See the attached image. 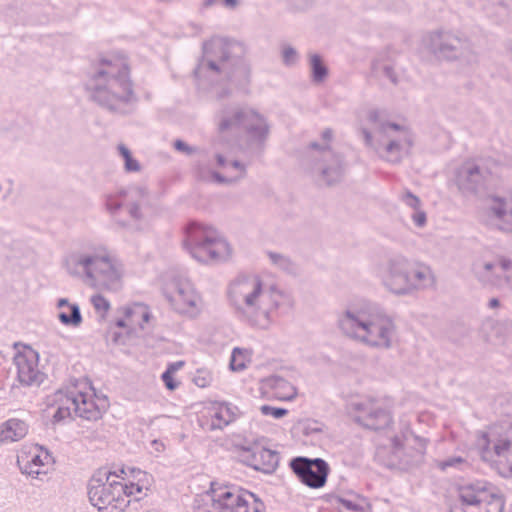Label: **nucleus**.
I'll list each match as a JSON object with an SVG mask.
<instances>
[{
  "instance_id": "2eb2a0df",
  "label": "nucleus",
  "mask_w": 512,
  "mask_h": 512,
  "mask_svg": "<svg viewBox=\"0 0 512 512\" xmlns=\"http://www.w3.org/2000/svg\"><path fill=\"white\" fill-rule=\"evenodd\" d=\"M474 277L486 287L512 288V258L497 254L480 257L472 264Z\"/></svg>"
},
{
  "instance_id": "13d9d810",
  "label": "nucleus",
  "mask_w": 512,
  "mask_h": 512,
  "mask_svg": "<svg viewBox=\"0 0 512 512\" xmlns=\"http://www.w3.org/2000/svg\"><path fill=\"white\" fill-rule=\"evenodd\" d=\"M227 7L234 8L238 4V0H224Z\"/></svg>"
},
{
  "instance_id": "de8ad7c7",
  "label": "nucleus",
  "mask_w": 512,
  "mask_h": 512,
  "mask_svg": "<svg viewBox=\"0 0 512 512\" xmlns=\"http://www.w3.org/2000/svg\"><path fill=\"white\" fill-rule=\"evenodd\" d=\"M411 217H412L414 224L417 227L421 228L426 225L427 216H426L425 211H423L421 208L415 210Z\"/></svg>"
},
{
  "instance_id": "4c0bfd02",
  "label": "nucleus",
  "mask_w": 512,
  "mask_h": 512,
  "mask_svg": "<svg viewBox=\"0 0 512 512\" xmlns=\"http://www.w3.org/2000/svg\"><path fill=\"white\" fill-rule=\"evenodd\" d=\"M57 396L58 399L62 402V404L57 408L53 415V421L55 423L69 418L73 412V406L69 402H67L65 394L60 395L58 391Z\"/></svg>"
},
{
  "instance_id": "58836bf2",
  "label": "nucleus",
  "mask_w": 512,
  "mask_h": 512,
  "mask_svg": "<svg viewBox=\"0 0 512 512\" xmlns=\"http://www.w3.org/2000/svg\"><path fill=\"white\" fill-rule=\"evenodd\" d=\"M467 466V460L461 456H453L445 460L436 461V467L442 471H446L449 468H456L461 470Z\"/></svg>"
},
{
  "instance_id": "e2e57ef3",
  "label": "nucleus",
  "mask_w": 512,
  "mask_h": 512,
  "mask_svg": "<svg viewBox=\"0 0 512 512\" xmlns=\"http://www.w3.org/2000/svg\"><path fill=\"white\" fill-rule=\"evenodd\" d=\"M510 57L512 59V45L509 47Z\"/></svg>"
},
{
  "instance_id": "f3484780",
  "label": "nucleus",
  "mask_w": 512,
  "mask_h": 512,
  "mask_svg": "<svg viewBox=\"0 0 512 512\" xmlns=\"http://www.w3.org/2000/svg\"><path fill=\"white\" fill-rule=\"evenodd\" d=\"M234 45L223 38H212L204 44L203 57L195 71L196 75H230L236 61L232 57Z\"/></svg>"
},
{
  "instance_id": "39448f33",
  "label": "nucleus",
  "mask_w": 512,
  "mask_h": 512,
  "mask_svg": "<svg viewBox=\"0 0 512 512\" xmlns=\"http://www.w3.org/2000/svg\"><path fill=\"white\" fill-rule=\"evenodd\" d=\"M91 97L109 110L125 113L134 100L129 68L123 59L103 60L87 83Z\"/></svg>"
},
{
  "instance_id": "bb28decb",
  "label": "nucleus",
  "mask_w": 512,
  "mask_h": 512,
  "mask_svg": "<svg viewBox=\"0 0 512 512\" xmlns=\"http://www.w3.org/2000/svg\"><path fill=\"white\" fill-rule=\"evenodd\" d=\"M217 163L223 169V174L197 168V176L204 181L233 182L245 175V167L238 161L227 160L222 154H217Z\"/></svg>"
},
{
  "instance_id": "052dcab7",
  "label": "nucleus",
  "mask_w": 512,
  "mask_h": 512,
  "mask_svg": "<svg viewBox=\"0 0 512 512\" xmlns=\"http://www.w3.org/2000/svg\"><path fill=\"white\" fill-rule=\"evenodd\" d=\"M215 1H216V0H204L203 5H204L205 7H208V6H211L212 4H214V3H215Z\"/></svg>"
},
{
  "instance_id": "4468645a",
  "label": "nucleus",
  "mask_w": 512,
  "mask_h": 512,
  "mask_svg": "<svg viewBox=\"0 0 512 512\" xmlns=\"http://www.w3.org/2000/svg\"><path fill=\"white\" fill-rule=\"evenodd\" d=\"M148 203L149 191L143 185L130 186L106 198L107 210L119 222L122 212H126L132 221H142Z\"/></svg>"
},
{
  "instance_id": "393cba45",
  "label": "nucleus",
  "mask_w": 512,
  "mask_h": 512,
  "mask_svg": "<svg viewBox=\"0 0 512 512\" xmlns=\"http://www.w3.org/2000/svg\"><path fill=\"white\" fill-rule=\"evenodd\" d=\"M291 468L299 479L311 488L324 486L329 472L328 464L320 458L314 460L296 458L292 460Z\"/></svg>"
},
{
  "instance_id": "72a5a7b5",
  "label": "nucleus",
  "mask_w": 512,
  "mask_h": 512,
  "mask_svg": "<svg viewBox=\"0 0 512 512\" xmlns=\"http://www.w3.org/2000/svg\"><path fill=\"white\" fill-rule=\"evenodd\" d=\"M335 503L339 512H364L366 505L364 498L354 494L337 497Z\"/></svg>"
},
{
  "instance_id": "c85d7f7f",
  "label": "nucleus",
  "mask_w": 512,
  "mask_h": 512,
  "mask_svg": "<svg viewBox=\"0 0 512 512\" xmlns=\"http://www.w3.org/2000/svg\"><path fill=\"white\" fill-rule=\"evenodd\" d=\"M488 217L498 229L512 234V198H495L487 209Z\"/></svg>"
},
{
  "instance_id": "6ab92c4d",
  "label": "nucleus",
  "mask_w": 512,
  "mask_h": 512,
  "mask_svg": "<svg viewBox=\"0 0 512 512\" xmlns=\"http://www.w3.org/2000/svg\"><path fill=\"white\" fill-rule=\"evenodd\" d=\"M392 453L396 464L401 468L417 466L424 461L427 449V440L404 432L391 438Z\"/></svg>"
},
{
  "instance_id": "0eeeda50",
  "label": "nucleus",
  "mask_w": 512,
  "mask_h": 512,
  "mask_svg": "<svg viewBox=\"0 0 512 512\" xmlns=\"http://www.w3.org/2000/svg\"><path fill=\"white\" fill-rule=\"evenodd\" d=\"M384 286L396 295H409L433 288L436 277L430 266L402 255L389 258L381 268Z\"/></svg>"
},
{
  "instance_id": "e433bc0d",
  "label": "nucleus",
  "mask_w": 512,
  "mask_h": 512,
  "mask_svg": "<svg viewBox=\"0 0 512 512\" xmlns=\"http://www.w3.org/2000/svg\"><path fill=\"white\" fill-rule=\"evenodd\" d=\"M494 11L491 16L500 22L508 20L512 16V0H497Z\"/></svg>"
},
{
  "instance_id": "c03bdc74",
  "label": "nucleus",
  "mask_w": 512,
  "mask_h": 512,
  "mask_svg": "<svg viewBox=\"0 0 512 512\" xmlns=\"http://www.w3.org/2000/svg\"><path fill=\"white\" fill-rule=\"evenodd\" d=\"M193 381L198 387L205 388L210 385L212 377L210 373L203 370H198L193 378Z\"/></svg>"
},
{
  "instance_id": "7ed1b4c3",
  "label": "nucleus",
  "mask_w": 512,
  "mask_h": 512,
  "mask_svg": "<svg viewBox=\"0 0 512 512\" xmlns=\"http://www.w3.org/2000/svg\"><path fill=\"white\" fill-rule=\"evenodd\" d=\"M337 326L345 336L376 349L390 348L396 330L392 318L367 301L350 303L338 314Z\"/></svg>"
},
{
  "instance_id": "dca6fc26",
  "label": "nucleus",
  "mask_w": 512,
  "mask_h": 512,
  "mask_svg": "<svg viewBox=\"0 0 512 512\" xmlns=\"http://www.w3.org/2000/svg\"><path fill=\"white\" fill-rule=\"evenodd\" d=\"M164 296L174 311L196 317L203 309V299L195 285L187 278L173 279L166 284Z\"/></svg>"
},
{
  "instance_id": "aec40b11",
  "label": "nucleus",
  "mask_w": 512,
  "mask_h": 512,
  "mask_svg": "<svg viewBox=\"0 0 512 512\" xmlns=\"http://www.w3.org/2000/svg\"><path fill=\"white\" fill-rule=\"evenodd\" d=\"M308 153L313 161L314 172L324 183L330 185L342 178L344 171L342 160L330 149L328 144L321 146L317 143H311Z\"/></svg>"
},
{
  "instance_id": "4be33fe9",
  "label": "nucleus",
  "mask_w": 512,
  "mask_h": 512,
  "mask_svg": "<svg viewBox=\"0 0 512 512\" xmlns=\"http://www.w3.org/2000/svg\"><path fill=\"white\" fill-rule=\"evenodd\" d=\"M17 462L22 473L43 480L52 468L54 460L48 450L39 445H31L22 449Z\"/></svg>"
},
{
  "instance_id": "f704fd0d",
  "label": "nucleus",
  "mask_w": 512,
  "mask_h": 512,
  "mask_svg": "<svg viewBox=\"0 0 512 512\" xmlns=\"http://www.w3.org/2000/svg\"><path fill=\"white\" fill-rule=\"evenodd\" d=\"M310 68L313 82L321 83L326 79L328 69L318 54L310 55Z\"/></svg>"
},
{
  "instance_id": "9d476101",
  "label": "nucleus",
  "mask_w": 512,
  "mask_h": 512,
  "mask_svg": "<svg viewBox=\"0 0 512 512\" xmlns=\"http://www.w3.org/2000/svg\"><path fill=\"white\" fill-rule=\"evenodd\" d=\"M59 394H65L77 416L89 421L100 419L109 406L107 397L97 395L86 378L71 380L65 388L59 390Z\"/></svg>"
},
{
  "instance_id": "7c9ffc66",
  "label": "nucleus",
  "mask_w": 512,
  "mask_h": 512,
  "mask_svg": "<svg viewBox=\"0 0 512 512\" xmlns=\"http://www.w3.org/2000/svg\"><path fill=\"white\" fill-rule=\"evenodd\" d=\"M248 464L255 470L271 473L278 465V455L270 449L256 447L250 455Z\"/></svg>"
},
{
  "instance_id": "49530a36",
  "label": "nucleus",
  "mask_w": 512,
  "mask_h": 512,
  "mask_svg": "<svg viewBox=\"0 0 512 512\" xmlns=\"http://www.w3.org/2000/svg\"><path fill=\"white\" fill-rule=\"evenodd\" d=\"M261 412L264 415H271L272 417H274L276 419L281 418V417H283V416H285L287 414V410L286 409L271 407V406H268V405H263L261 407Z\"/></svg>"
},
{
  "instance_id": "864d4df0",
  "label": "nucleus",
  "mask_w": 512,
  "mask_h": 512,
  "mask_svg": "<svg viewBox=\"0 0 512 512\" xmlns=\"http://www.w3.org/2000/svg\"><path fill=\"white\" fill-rule=\"evenodd\" d=\"M151 447H152L153 451L156 453H161L165 450L164 443L159 440H153L151 442Z\"/></svg>"
},
{
  "instance_id": "5fc2aeb1",
  "label": "nucleus",
  "mask_w": 512,
  "mask_h": 512,
  "mask_svg": "<svg viewBox=\"0 0 512 512\" xmlns=\"http://www.w3.org/2000/svg\"><path fill=\"white\" fill-rule=\"evenodd\" d=\"M183 366H184V362L183 361H177V362L171 363L167 367L166 370L169 371L170 373L174 374L176 371L181 369Z\"/></svg>"
},
{
  "instance_id": "5701e85b",
  "label": "nucleus",
  "mask_w": 512,
  "mask_h": 512,
  "mask_svg": "<svg viewBox=\"0 0 512 512\" xmlns=\"http://www.w3.org/2000/svg\"><path fill=\"white\" fill-rule=\"evenodd\" d=\"M461 501L468 505H477L485 502L497 512H503L505 502L503 496L492 485L486 482H475L461 486L459 489Z\"/></svg>"
},
{
  "instance_id": "79ce46f5",
  "label": "nucleus",
  "mask_w": 512,
  "mask_h": 512,
  "mask_svg": "<svg viewBox=\"0 0 512 512\" xmlns=\"http://www.w3.org/2000/svg\"><path fill=\"white\" fill-rule=\"evenodd\" d=\"M249 362L248 354H231L229 367L232 371L239 372L244 370Z\"/></svg>"
},
{
  "instance_id": "bf43d9fd",
  "label": "nucleus",
  "mask_w": 512,
  "mask_h": 512,
  "mask_svg": "<svg viewBox=\"0 0 512 512\" xmlns=\"http://www.w3.org/2000/svg\"><path fill=\"white\" fill-rule=\"evenodd\" d=\"M14 349L18 350L20 347L24 348V349H30V347L26 344H22L20 342H16L14 343L13 345Z\"/></svg>"
},
{
  "instance_id": "c756f323",
  "label": "nucleus",
  "mask_w": 512,
  "mask_h": 512,
  "mask_svg": "<svg viewBox=\"0 0 512 512\" xmlns=\"http://www.w3.org/2000/svg\"><path fill=\"white\" fill-rule=\"evenodd\" d=\"M28 431L29 425L24 420L8 419L0 424V445L22 440Z\"/></svg>"
},
{
  "instance_id": "a19ab883",
  "label": "nucleus",
  "mask_w": 512,
  "mask_h": 512,
  "mask_svg": "<svg viewBox=\"0 0 512 512\" xmlns=\"http://www.w3.org/2000/svg\"><path fill=\"white\" fill-rule=\"evenodd\" d=\"M91 303L95 311L103 318L110 309L109 301L102 295L97 294L91 297Z\"/></svg>"
},
{
  "instance_id": "37998d69",
  "label": "nucleus",
  "mask_w": 512,
  "mask_h": 512,
  "mask_svg": "<svg viewBox=\"0 0 512 512\" xmlns=\"http://www.w3.org/2000/svg\"><path fill=\"white\" fill-rule=\"evenodd\" d=\"M400 199L406 206L410 207L414 211L421 208V200L410 191L403 192Z\"/></svg>"
},
{
  "instance_id": "a18cd8bd",
  "label": "nucleus",
  "mask_w": 512,
  "mask_h": 512,
  "mask_svg": "<svg viewBox=\"0 0 512 512\" xmlns=\"http://www.w3.org/2000/svg\"><path fill=\"white\" fill-rule=\"evenodd\" d=\"M282 58L283 62L286 65H293L296 63L298 59V54L294 48L291 46H284L282 50Z\"/></svg>"
},
{
  "instance_id": "6e6d98bb",
  "label": "nucleus",
  "mask_w": 512,
  "mask_h": 512,
  "mask_svg": "<svg viewBox=\"0 0 512 512\" xmlns=\"http://www.w3.org/2000/svg\"><path fill=\"white\" fill-rule=\"evenodd\" d=\"M332 136L333 133L331 129H326L322 133V138L326 143H329L332 140Z\"/></svg>"
},
{
  "instance_id": "f03ea898",
  "label": "nucleus",
  "mask_w": 512,
  "mask_h": 512,
  "mask_svg": "<svg viewBox=\"0 0 512 512\" xmlns=\"http://www.w3.org/2000/svg\"><path fill=\"white\" fill-rule=\"evenodd\" d=\"M67 272L85 283L106 291L116 292L123 286V262L106 246H88L71 251L64 259Z\"/></svg>"
},
{
  "instance_id": "a211bd4d",
  "label": "nucleus",
  "mask_w": 512,
  "mask_h": 512,
  "mask_svg": "<svg viewBox=\"0 0 512 512\" xmlns=\"http://www.w3.org/2000/svg\"><path fill=\"white\" fill-rule=\"evenodd\" d=\"M123 317L116 320V328L110 339L115 344L126 345L134 341L136 336L149 324L151 313L145 304L134 303L122 309Z\"/></svg>"
},
{
  "instance_id": "680f3d73",
  "label": "nucleus",
  "mask_w": 512,
  "mask_h": 512,
  "mask_svg": "<svg viewBox=\"0 0 512 512\" xmlns=\"http://www.w3.org/2000/svg\"><path fill=\"white\" fill-rule=\"evenodd\" d=\"M231 352H233V353H236V352H245V350L241 349L240 347L235 346V347H232V348H231Z\"/></svg>"
},
{
  "instance_id": "412c9836",
  "label": "nucleus",
  "mask_w": 512,
  "mask_h": 512,
  "mask_svg": "<svg viewBox=\"0 0 512 512\" xmlns=\"http://www.w3.org/2000/svg\"><path fill=\"white\" fill-rule=\"evenodd\" d=\"M350 410L354 415V420L368 429L382 430L392 423L391 412L381 402L374 399L352 403Z\"/></svg>"
},
{
  "instance_id": "ddd939ff",
  "label": "nucleus",
  "mask_w": 512,
  "mask_h": 512,
  "mask_svg": "<svg viewBox=\"0 0 512 512\" xmlns=\"http://www.w3.org/2000/svg\"><path fill=\"white\" fill-rule=\"evenodd\" d=\"M429 47L443 59L458 60L466 64L477 61V53L473 44L465 35L459 32H433L429 36Z\"/></svg>"
},
{
  "instance_id": "1a4fd4ad",
  "label": "nucleus",
  "mask_w": 512,
  "mask_h": 512,
  "mask_svg": "<svg viewBox=\"0 0 512 512\" xmlns=\"http://www.w3.org/2000/svg\"><path fill=\"white\" fill-rule=\"evenodd\" d=\"M475 444L484 461L502 476L512 477V427L492 425L478 431Z\"/></svg>"
},
{
  "instance_id": "f8f14e48",
  "label": "nucleus",
  "mask_w": 512,
  "mask_h": 512,
  "mask_svg": "<svg viewBox=\"0 0 512 512\" xmlns=\"http://www.w3.org/2000/svg\"><path fill=\"white\" fill-rule=\"evenodd\" d=\"M209 512H263L264 504L246 490L212 485L209 493Z\"/></svg>"
},
{
  "instance_id": "9b49d317",
  "label": "nucleus",
  "mask_w": 512,
  "mask_h": 512,
  "mask_svg": "<svg viewBox=\"0 0 512 512\" xmlns=\"http://www.w3.org/2000/svg\"><path fill=\"white\" fill-rule=\"evenodd\" d=\"M217 117L221 132L244 130L257 142L264 141L268 136L269 126L266 119L252 108L228 106L223 108Z\"/></svg>"
},
{
  "instance_id": "a878e982",
  "label": "nucleus",
  "mask_w": 512,
  "mask_h": 512,
  "mask_svg": "<svg viewBox=\"0 0 512 512\" xmlns=\"http://www.w3.org/2000/svg\"><path fill=\"white\" fill-rule=\"evenodd\" d=\"M490 176V170L475 161L469 160L457 169L455 182L463 192H476Z\"/></svg>"
},
{
  "instance_id": "f257e3e1",
  "label": "nucleus",
  "mask_w": 512,
  "mask_h": 512,
  "mask_svg": "<svg viewBox=\"0 0 512 512\" xmlns=\"http://www.w3.org/2000/svg\"><path fill=\"white\" fill-rule=\"evenodd\" d=\"M228 298L236 311L251 325L268 328L277 309L288 304L289 296L274 286L262 283L259 277L239 276L228 288Z\"/></svg>"
},
{
  "instance_id": "3c124183",
  "label": "nucleus",
  "mask_w": 512,
  "mask_h": 512,
  "mask_svg": "<svg viewBox=\"0 0 512 512\" xmlns=\"http://www.w3.org/2000/svg\"><path fill=\"white\" fill-rule=\"evenodd\" d=\"M174 147L176 150L186 153V154H191L194 152V148L190 147L188 144H186L182 140H176L174 142Z\"/></svg>"
},
{
  "instance_id": "20e7f679",
  "label": "nucleus",
  "mask_w": 512,
  "mask_h": 512,
  "mask_svg": "<svg viewBox=\"0 0 512 512\" xmlns=\"http://www.w3.org/2000/svg\"><path fill=\"white\" fill-rule=\"evenodd\" d=\"M361 132L365 145L380 159L393 164L409 155L414 145V135L407 126L386 120L376 109L367 111Z\"/></svg>"
},
{
  "instance_id": "8fccbe9b",
  "label": "nucleus",
  "mask_w": 512,
  "mask_h": 512,
  "mask_svg": "<svg viewBox=\"0 0 512 512\" xmlns=\"http://www.w3.org/2000/svg\"><path fill=\"white\" fill-rule=\"evenodd\" d=\"M497 0H476L478 6L482 9L487 10L488 14L491 16V12L494 11Z\"/></svg>"
},
{
  "instance_id": "6e6552de",
  "label": "nucleus",
  "mask_w": 512,
  "mask_h": 512,
  "mask_svg": "<svg viewBox=\"0 0 512 512\" xmlns=\"http://www.w3.org/2000/svg\"><path fill=\"white\" fill-rule=\"evenodd\" d=\"M182 243L190 256L203 264L224 262L232 255L230 244L216 228L198 222L185 227Z\"/></svg>"
},
{
  "instance_id": "09e8293b",
  "label": "nucleus",
  "mask_w": 512,
  "mask_h": 512,
  "mask_svg": "<svg viewBox=\"0 0 512 512\" xmlns=\"http://www.w3.org/2000/svg\"><path fill=\"white\" fill-rule=\"evenodd\" d=\"M173 375L174 374L166 370L161 376L166 388L171 391L175 390L179 385V383L174 379Z\"/></svg>"
},
{
  "instance_id": "603ef678",
  "label": "nucleus",
  "mask_w": 512,
  "mask_h": 512,
  "mask_svg": "<svg viewBox=\"0 0 512 512\" xmlns=\"http://www.w3.org/2000/svg\"><path fill=\"white\" fill-rule=\"evenodd\" d=\"M383 74L385 77H387L393 84L397 83V76L394 71V69L391 66H384L383 67Z\"/></svg>"
},
{
  "instance_id": "473e14b6",
  "label": "nucleus",
  "mask_w": 512,
  "mask_h": 512,
  "mask_svg": "<svg viewBox=\"0 0 512 512\" xmlns=\"http://www.w3.org/2000/svg\"><path fill=\"white\" fill-rule=\"evenodd\" d=\"M57 307L60 309L58 318L60 322L67 326L78 327L82 323V316L77 304H70L67 299L58 300Z\"/></svg>"
},
{
  "instance_id": "b1692460",
  "label": "nucleus",
  "mask_w": 512,
  "mask_h": 512,
  "mask_svg": "<svg viewBox=\"0 0 512 512\" xmlns=\"http://www.w3.org/2000/svg\"><path fill=\"white\" fill-rule=\"evenodd\" d=\"M15 354L17 377L26 386L40 385L45 379L44 369L48 363L47 354Z\"/></svg>"
},
{
  "instance_id": "4d7b16f0",
  "label": "nucleus",
  "mask_w": 512,
  "mask_h": 512,
  "mask_svg": "<svg viewBox=\"0 0 512 512\" xmlns=\"http://www.w3.org/2000/svg\"><path fill=\"white\" fill-rule=\"evenodd\" d=\"M500 306V302L497 298H491L488 302V307L491 309L498 308Z\"/></svg>"
},
{
  "instance_id": "cd10ccee",
  "label": "nucleus",
  "mask_w": 512,
  "mask_h": 512,
  "mask_svg": "<svg viewBox=\"0 0 512 512\" xmlns=\"http://www.w3.org/2000/svg\"><path fill=\"white\" fill-rule=\"evenodd\" d=\"M239 415V409L225 402H215L207 409L206 425L208 429L222 430L234 422Z\"/></svg>"
},
{
  "instance_id": "ea45409f",
  "label": "nucleus",
  "mask_w": 512,
  "mask_h": 512,
  "mask_svg": "<svg viewBox=\"0 0 512 512\" xmlns=\"http://www.w3.org/2000/svg\"><path fill=\"white\" fill-rule=\"evenodd\" d=\"M268 256L271 262L280 269L287 272H293L295 270L294 263L288 257L273 252H269Z\"/></svg>"
},
{
  "instance_id": "2f4dec72",
  "label": "nucleus",
  "mask_w": 512,
  "mask_h": 512,
  "mask_svg": "<svg viewBox=\"0 0 512 512\" xmlns=\"http://www.w3.org/2000/svg\"><path fill=\"white\" fill-rule=\"evenodd\" d=\"M266 385L271 389L272 395L281 401H289L296 397L297 389L287 380L272 376L266 380Z\"/></svg>"
},
{
  "instance_id": "c9c22d12",
  "label": "nucleus",
  "mask_w": 512,
  "mask_h": 512,
  "mask_svg": "<svg viewBox=\"0 0 512 512\" xmlns=\"http://www.w3.org/2000/svg\"><path fill=\"white\" fill-rule=\"evenodd\" d=\"M117 150L124 161V169L126 172H139L141 170L140 163L133 157L128 147L124 144H119Z\"/></svg>"
},
{
  "instance_id": "423d86ee",
  "label": "nucleus",
  "mask_w": 512,
  "mask_h": 512,
  "mask_svg": "<svg viewBox=\"0 0 512 512\" xmlns=\"http://www.w3.org/2000/svg\"><path fill=\"white\" fill-rule=\"evenodd\" d=\"M136 477L137 483L111 479V475L106 476V481L93 476L88 485L90 503L99 511H124L146 496L152 484V476L144 471L139 470Z\"/></svg>"
}]
</instances>
